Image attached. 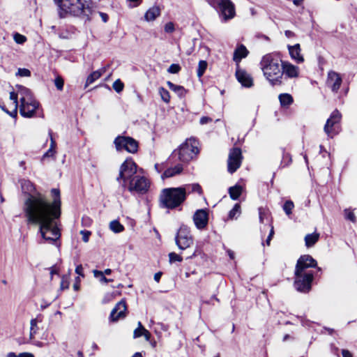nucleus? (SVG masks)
<instances>
[{"label":"nucleus","instance_id":"f257e3e1","mask_svg":"<svg viewBox=\"0 0 357 357\" xmlns=\"http://www.w3.org/2000/svg\"><path fill=\"white\" fill-rule=\"evenodd\" d=\"M52 202L47 197L36 192L29 194L23 204V212L27 224L39 226V232L45 242L60 246V230L56 222L61 216V199L59 189L51 190Z\"/></svg>","mask_w":357,"mask_h":357},{"label":"nucleus","instance_id":"f03ea898","mask_svg":"<svg viewBox=\"0 0 357 357\" xmlns=\"http://www.w3.org/2000/svg\"><path fill=\"white\" fill-rule=\"evenodd\" d=\"M137 166L132 159L126 160L121 165L116 181L131 193L144 194L149 188L146 178L137 174Z\"/></svg>","mask_w":357,"mask_h":357},{"label":"nucleus","instance_id":"7ed1b4c3","mask_svg":"<svg viewBox=\"0 0 357 357\" xmlns=\"http://www.w3.org/2000/svg\"><path fill=\"white\" fill-rule=\"evenodd\" d=\"M317 266V261L310 255L301 256L297 261L294 281L296 289L301 292H307L311 289V283L313 280V272L307 271L308 268Z\"/></svg>","mask_w":357,"mask_h":357},{"label":"nucleus","instance_id":"20e7f679","mask_svg":"<svg viewBox=\"0 0 357 357\" xmlns=\"http://www.w3.org/2000/svg\"><path fill=\"white\" fill-rule=\"evenodd\" d=\"M59 7V16L64 18L67 15L82 17L90 20L94 12L91 2L82 0H54Z\"/></svg>","mask_w":357,"mask_h":357},{"label":"nucleus","instance_id":"39448f33","mask_svg":"<svg viewBox=\"0 0 357 357\" xmlns=\"http://www.w3.org/2000/svg\"><path fill=\"white\" fill-rule=\"evenodd\" d=\"M281 61L271 54L264 55L260 62L264 75L272 86L282 84L283 72Z\"/></svg>","mask_w":357,"mask_h":357},{"label":"nucleus","instance_id":"423d86ee","mask_svg":"<svg viewBox=\"0 0 357 357\" xmlns=\"http://www.w3.org/2000/svg\"><path fill=\"white\" fill-rule=\"evenodd\" d=\"M185 190L178 188H165L160 195V206L169 210L180 206L185 200Z\"/></svg>","mask_w":357,"mask_h":357},{"label":"nucleus","instance_id":"0eeeda50","mask_svg":"<svg viewBox=\"0 0 357 357\" xmlns=\"http://www.w3.org/2000/svg\"><path fill=\"white\" fill-rule=\"evenodd\" d=\"M199 142L195 138L187 139L171 154L169 159L173 162L178 160L188 162L199 153Z\"/></svg>","mask_w":357,"mask_h":357},{"label":"nucleus","instance_id":"6e6552de","mask_svg":"<svg viewBox=\"0 0 357 357\" xmlns=\"http://www.w3.org/2000/svg\"><path fill=\"white\" fill-rule=\"evenodd\" d=\"M207 3L218 11L225 22L233 19L236 15L235 6L231 0H207Z\"/></svg>","mask_w":357,"mask_h":357},{"label":"nucleus","instance_id":"1a4fd4ad","mask_svg":"<svg viewBox=\"0 0 357 357\" xmlns=\"http://www.w3.org/2000/svg\"><path fill=\"white\" fill-rule=\"evenodd\" d=\"M18 98H20V101L21 102H24L25 100L29 101L30 99L33 98L34 97L29 89L21 85H17L16 91H11L10 93V99L13 101V110L9 112L2 107V109L12 117H16L17 114Z\"/></svg>","mask_w":357,"mask_h":357},{"label":"nucleus","instance_id":"9d476101","mask_svg":"<svg viewBox=\"0 0 357 357\" xmlns=\"http://www.w3.org/2000/svg\"><path fill=\"white\" fill-rule=\"evenodd\" d=\"M175 242L181 250L190 248L194 243L190 228L185 225L181 226L175 237Z\"/></svg>","mask_w":357,"mask_h":357},{"label":"nucleus","instance_id":"9b49d317","mask_svg":"<svg viewBox=\"0 0 357 357\" xmlns=\"http://www.w3.org/2000/svg\"><path fill=\"white\" fill-rule=\"evenodd\" d=\"M114 143L117 151L124 149L129 153H135L138 150V142L131 137L119 135L115 138Z\"/></svg>","mask_w":357,"mask_h":357},{"label":"nucleus","instance_id":"f8f14e48","mask_svg":"<svg viewBox=\"0 0 357 357\" xmlns=\"http://www.w3.org/2000/svg\"><path fill=\"white\" fill-rule=\"evenodd\" d=\"M341 117L342 116L339 111L335 110L332 112L324 126V132L328 137H333L340 132Z\"/></svg>","mask_w":357,"mask_h":357},{"label":"nucleus","instance_id":"ddd939ff","mask_svg":"<svg viewBox=\"0 0 357 357\" xmlns=\"http://www.w3.org/2000/svg\"><path fill=\"white\" fill-rule=\"evenodd\" d=\"M242 161L241 150L239 148H234L231 149L228 161L227 169L231 174L235 172L241 166Z\"/></svg>","mask_w":357,"mask_h":357},{"label":"nucleus","instance_id":"4468645a","mask_svg":"<svg viewBox=\"0 0 357 357\" xmlns=\"http://www.w3.org/2000/svg\"><path fill=\"white\" fill-rule=\"evenodd\" d=\"M39 102L33 98L29 101L21 102L20 105V113L26 118H31L34 116L36 109L39 107Z\"/></svg>","mask_w":357,"mask_h":357},{"label":"nucleus","instance_id":"2eb2a0df","mask_svg":"<svg viewBox=\"0 0 357 357\" xmlns=\"http://www.w3.org/2000/svg\"><path fill=\"white\" fill-rule=\"evenodd\" d=\"M127 305L124 300L118 302L112 310L109 319L112 322H116L120 319H123L126 316Z\"/></svg>","mask_w":357,"mask_h":357},{"label":"nucleus","instance_id":"dca6fc26","mask_svg":"<svg viewBox=\"0 0 357 357\" xmlns=\"http://www.w3.org/2000/svg\"><path fill=\"white\" fill-rule=\"evenodd\" d=\"M342 82V79L339 73L333 70L328 73L326 84L333 92L337 93L338 91Z\"/></svg>","mask_w":357,"mask_h":357},{"label":"nucleus","instance_id":"f3484780","mask_svg":"<svg viewBox=\"0 0 357 357\" xmlns=\"http://www.w3.org/2000/svg\"><path fill=\"white\" fill-rule=\"evenodd\" d=\"M193 221L197 229H204L208 221V213L207 211L205 209L197 210L193 215Z\"/></svg>","mask_w":357,"mask_h":357},{"label":"nucleus","instance_id":"a211bd4d","mask_svg":"<svg viewBox=\"0 0 357 357\" xmlns=\"http://www.w3.org/2000/svg\"><path fill=\"white\" fill-rule=\"evenodd\" d=\"M236 77L244 87L250 88L253 85V80L252 77L243 69L237 68L236 70Z\"/></svg>","mask_w":357,"mask_h":357},{"label":"nucleus","instance_id":"6ab92c4d","mask_svg":"<svg viewBox=\"0 0 357 357\" xmlns=\"http://www.w3.org/2000/svg\"><path fill=\"white\" fill-rule=\"evenodd\" d=\"M282 70L283 75L288 78H296L299 76L298 67L287 61L282 62Z\"/></svg>","mask_w":357,"mask_h":357},{"label":"nucleus","instance_id":"aec40b11","mask_svg":"<svg viewBox=\"0 0 357 357\" xmlns=\"http://www.w3.org/2000/svg\"><path fill=\"white\" fill-rule=\"evenodd\" d=\"M288 50L292 59L297 63H303L304 61L303 56L301 54V47L299 44H296L292 46L289 45Z\"/></svg>","mask_w":357,"mask_h":357},{"label":"nucleus","instance_id":"412c9836","mask_svg":"<svg viewBox=\"0 0 357 357\" xmlns=\"http://www.w3.org/2000/svg\"><path fill=\"white\" fill-rule=\"evenodd\" d=\"M107 68L103 67L98 70L92 72L86 78L84 88H87L90 84L98 79L105 72Z\"/></svg>","mask_w":357,"mask_h":357},{"label":"nucleus","instance_id":"4be33fe9","mask_svg":"<svg viewBox=\"0 0 357 357\" xmlns=\"http://www.w3.org/2000/svg\"><path fill=\"white\" fill-rule=\"evenodd\" d=\"M249 52L243 45H241L235 50L234 53V61L236 63H239L242 59L245 58Z\"/></svg>","mask_w":357,"mask_h":357},{"label":"nucleus","instance_id":"5701e85b","mask_svg":"<svg viewBox=\"0 0 357 357\" xmlns=\"http://www.w3.org/2000/svg\"><path fill=\"white\" fill-rule=\"evenodd\" d=\"M183 171L182 165H176L174 167L167 169L162 175V178L172 177L175 175L179 174Z\"/></svg>","mask_w":357,"mask_h":357},{"label":"nucleus","instance_id":"b1692460","mask_svg":"<svg viewBox=\"0 0 357 357\" xmlns=\"http://www.w3.org/2000/svg\"><path fill=\"white\" fill-rule=\"evenodd\" d=\"M160 15V10L158 6L150 8L145 13V20L148 22L154 21Z\"/></svg>","mask_w":357,"mask_h":357},{"label":"nucleus","instance_id":"393cba45","mask_svg":"<svg viewBox=\"0 0 357 357\" xmlns=\"http://www.w3.org/2000/svg\"><path fill=\"white\" fill-rule=\"evenodd\" d=\"M185 190V197H186L187 194L191 192H197L199 195L202 194V187L198 183H192L181 187Z\"/></svg>","mask_w":357,"mask_h":357},{"label":"nucleus","instance_id":"a878e982","mask_svg":"<svg viewBox=\"0 0 357 357\" xmlns=\"http://www.w3.org/2000/svg\"><path fill=\"white\" fill-rule=\"evenodd\" d=\"M319 234L314 232L308 234L305 236V244L307 248L312 247L319 239Z\"/></svg>","mask_w":357,"mask_h":357},{"label":"nucleus","instance_id":"bb28decb","mask_svg":"<svg viewBox=\"0 0 357 357\" xmlns=\"http://www.w3.org/2000/svg\"><path fill=\"white\" fill-rule=\"evenodd\" d=\"M243 192V187L240 185H235L234 186L229 188V194L233 200H236L239 198Z\"/></svg>","mask_w":357,"mask_h":357},{"label":"nucleus","instance_id":"cd10ccee","mask_svg":"<svg viewBox=\"0 0 357 357\" xmlns=\"http://www.w3.org/2000/svg\"><path fill=\"white\" fill-rule=\"evenodd\" d=\"M167 86L169 88L175 92L179 97H183L185 96L186 93V90L185 88L180 85L174 84V83L171 82L170 81H168L167 82Z\"/></svg>","mask_w":357,"mask_h":357},{"label":"nucleus","instance_id":"c85d7f7f","mask_svg":"<svg viewBox=\"0 0 357 357\" xmlns=\"http://www.w3.org/2000/svg\"><path fill=\"white\" fill-rule=\"evenodd\" d=\"M280 104L283 107H287L293 102V98L289 93H282L279 96Z\"/></svg>","mask_w":357,"mask_h":357},{"label":"nucleus","instance_id":"c756f323","mask_svg":"<svg viewBox=\"0 0 357 357\" xmlns=\"http://www.w3.org/2000/svg\"><path fill=\"white\" fill-rule=\"evenodd\" d=\"M109 229L114 233H120L124 230V227L118 220H113L109 223Z\"/></svg>","mask_w":357,"mask_h":357},{"label":"nucleus","instance_id":"7c9ffc66","mask_svg":"<svg viewBox=\"0 0 357 357\" xmlns=\"http://www.w3.org/2000/svg\"><path fill=\"white\" fill-rule=\"evenodd\" d=\"M38 322V319L35 318L31 320V328H30V338H34L35 335L37 333L38 327L37 326V324Z\"/></svg>","mask_w":357,"mask_h":357},{"label":"nucleus","instance_id":"2f4dec72","mask_svg":"<svg viewBox=\"0 0 357 357\" xmlns=\"http://www.w3.org/2000/svg\"><path fill=\"white\" fill-rule=\"evenodd\" d=\"M158 92L162 101H164L165 103H169L170 101L169 92L164 87H160Z\"/></svg>","mask_w":357,"mask_h":357},{"label":"nucleus","instance_id":"473e14b6","mask_svg":"<svg viewBox=\"0 0 357 357\" xmlns=\"http://www.w3.org/2000/svg\"><path fill=\"white\" fill-rule=\"evenodd\" d=\"M22 188L24 191L30 193L34 190L33 184L28 180H22L21 181Z\"/></svg>","mask_w":357,"mask_h":357},{"label":"nucleus","instance_id":"72a5a7b5","mask_svg":"<svg viewBox=\"0 0 357 357\" xmlns=\"http://www.w3.org/2000/svg\"><path fill=\"white\" fill-rule=\"evenodd\" d=\"M207 62L204 60L199 61L198 63V68L197 71V75L199 77H202V75L204 74L206 68H207Z\"/></svg>","mask_w":357,"mask_h":357},{"label":"nucleus","instance_id":"f704fd0d","mask_svg":"<svg viewBox=\"0 0 357 357\" xmlns=\"http://www.w3.org/2000/svg\"><path fill=\"white\" fill-rule=\"evenodd\" d=\"M93 275L95 278H99L100 279V281L101 282H105V283H107V282H112L113 281V280L112 279H107L105 275H104V273L102 271H98V270H94L93 271Z\"/></svg>","mask_w":357,"mask_h":357},{"label":"nucleus","instance_id":"c9c22d12","mask_svg":"<svg viewBox=\"0 0 357 357\" xmlns=\"http://www.w3.org/2000/svg\"><path fill=\"white\" fill-rule=\"evenodd\" d=\"M241 213V206L239 204H236L233 208L229 213V218L230 219L236 218Z\"/></svg>","mask_w":357,"mask_h":357},{"label":"nucleus","instance_id":"e433bc0d","mask_svg":"<svg viewBox=\"0 0 357 357\" xmlns=\"http://www.w3.org/2000/svg\"><path fill=\"white\" fill-rule=\"evenodd\" d=\"M294 207V204L293 202H291V200H287L284 202L282 208H283V210L285 212V213L287 215H290L292 213V210H293Z\"/></svg>","mask_w":357,"mask_h":357},{"label":"nucleus","instance_id":"4c0bfd02","mask_svg":"<svg viewBox=\"0 0 357 357\" xmlns=\"http://www.w3.org/2000/svg\"><path fill=\"white\" fill-rule=\"evenodd\" d=\"M169 261L171 264L176 261L181 262L183 261V257L175 252H170L169 254Z\"/></svg>","mask_w":357,"mask_h":357},{"label":"nucleus","instance_id":"58836bf2","mask_svg":"<svg viewBox=\"0 0 357 357\" xmlns=\"http://www.w3.org/2000/svg\"><path fill=\"white\" fill-rule=\"evenodd\" d=\"M112 87L117 93H120L123 91L124 84L120 79H116L113 83Z\"/></svg>","mask_w":357,"mask_h":357},{"label":"nucleus","instance_id":"ea45409f","mask_svg":"<svg viewBox=\"0 0 357 357\" xmlns=\"http://www.w3.org/2000/svg\"><path fill=\"white\" fill-rule=\"evenodd\" d=\"M6 357H34L33 354L29 352H23L16 354L14 352H10L7 354Z\"/></svg>","mask_w":357,"mask_h":357},{"label":"nucleus","instance_id":"a19ab883","mask_svg":"<svg viewBox=\"0 0 357 357\" xmlns=\"http://www.w3.org/2000/svg\"><path fill=\"white\" fill-rule=\"evenodd\" d=\"M69 278L67 275H63L61 278L60 288L61 290L67 289L69 287Z\"/></svg>","mask_w":357,"mask_h":357},{"label":"nucleus","instance_id":"79ce46f5","mask_svg":"<svg viewBox=\"0 0 357 357\" xmlns=\"http://www.w3.org/2000/svg\"><path fill=\"white\" fill-rule=\"evenodd\" d=\"M54 84L58 90L62 91L64 85L63 79L61 77L58 76L54 79Z\"/></svg>","mask_w":357,"mask_h":357},{"label":"nucleus","instance_id":"37998d69","mask_svg":"<svg viewBox=\"0 0 357 357\" xmlns=\"http://www.w3.org/2000/svg\"><path fill=\"white\" fill-rule=\"evenodd\" d=\"M143 329H144V328L143 327L142 323L140 321H139L138 322V328L134 331V334H133L134 338H137V337L142 336Z\"/></svg>","mask_w":357,"mask_h":357},{"label":"nucleus","instance_id":"c03bdc74","mask_svg":"<svg viewBox=\"0 0 357 357\" xmlns=\"http://www.w3.org/2000/svg\"><path fill=\"white\" fill-rule=\"evenodd\" d=\"M13 38L17 44H23L26 40V38L24 36L18 33H15Z\"/></svg>","mask_w":357,"mask_h":357},{"label":"nucleus","instance_id":"a18cd8bd","mask_svg":"<svg viewBox=\"0 0 357 357\" xmlns=\"http://www.w3.org/2000/svg\"><path fill=\"white\" fill-rule=\"evenodd\" d=\"M181 68L178 64L173 63L170 65L167 69L168 73L172 74L178 73L181 70Z\"/></svg>","mask_w":357,"mask_h":357},{"label":"nucleus","instance_id":"49530a36","mask_svg":"<svg viewBox=\"0 0 357 357\" xmlns=\"http://www.w3.org/2000/svg\"><path fill=\"white\" fill-rule=\"evenodd\" d=\"M344 214L347 219L353 222H356V216L353 211H350L349 209H345Z\"/></svg>","mask_w":357,"mask_h":357},{"label":"nucleus","instance_id":"de8ad7c7","mask_svg":"<svg viewBox=\"0 0 357 357\" xmlns=\"http://www.w3.org/2000/svg\"><path fill=\"white\" fill-rule=\"evenodd\" d=\"M17 75L21 77H29L31 75V72L26 68H19Z\"/></svg>","mask_w":357,"mask_h":357},{"label":"nucleus","instance_id":"09e8293b","mask_svg":"<svg viewBox=\"0 0 357 357\" xmlns=\"http://www.w3.org/2000/svg\"><path fill=\"white\" fill-rule=\"evenodd\" d=\"M80 234L82 236V240L84 243H87L89 240V236L91 234V232L86 230L80 231Z\"/></svg>","mask_w":357,"mask_h":357},{"label":"nucleus","instance_id":"8fccbe9b","mask_svg":"<svg viewBox=\"0 0 357 357\" xmlns=\"http://www.w3.org/2000/svg\"><path fill=\"white\" fill-rule=\"evenodd\" d=\"M174 31V23L169 22H167L165 26V31L167 33H172Z\"/></svg>","mask_w":357,"mask_h":357},{"label":"nucleus","instance_id":"3c124183","mask_svg":"<svg viewBox=\"0 0 357 357\" xmlns=\"http://www.w3.org/2000/svg\"><path fill=\"white\" fill-rule=\"evenodd\" d=\"M259 221L261 223H264V218H267V214L264 210L261 208H259Z\"/></svg>","mask_w":357,"mask_h":357},{"label":"nucleus","instance_id":"603ef678","mask_svg":"<svg viewBox=\"0 0 357 357\" xmlns=\"http://www.w3.org/2000/svg\"><path fill=\"white\" fill-rule=\"evenodd\" d=\"M55 153H56L55 151H53V150L49 149L47 150V151L44 153V155L43 156V159L44 160L46 158L54 157L55 155Z\"/></svg>","mask_w":357,"mask_h":357},{"label":"nucleus","instance_id":"864d4df0","mask_svg":"<svg viewBox=\"0 0 357 357\" xmlns=\"http://www.w3.org/2000/svg\"><path fill=\"white\" fill-rule=\"evenodd\" d=\"M49 135L50 136V140H51L50 146L49 149H52L53 151H55L56 142H55V140L53 139V137L52 136V132L51 131H50Z\"/></svg>","mask_w":357,"mask_h":357},{"label":"nucleus","instance_id":"5fc2aeb1","mask_svg":"<svg viewBox=\"0 0 357 357\" xmlns=\"http://www.w3.org/2000/svg\"><path fill=\"white\" fill-rule=\"evenodd\" d=\"M130 4V7H137L138 6L142 0H128Z\"/></svg>","mask_w":357,"mask_h":357},{"label":"nucleus","instance_id":"6e6d98bb","mask_svg":"<svg viewBox=\"0 0 357 357\" xmlns=\"http://www.w3.org/2000/svg\"><path fill=\"white\" fill-rule=\"evenodd\" d=\"M273 234H274L273 227V226H271V231H270V234H269V235H268V238H267V239H266V244H267L268 245H270V242H271V239H272V238H273Z\"/></svg>","mask_w":357,"mask_h":357},{"label":"nucleus","instance_id":"4d7b16f0","mask_svg":"<svg viewBox=\"0 0 357 357\" xmlns=\"http://www.w3.org/2000/svg\"><path fill=\"white\" fill-rule=\"evenodd\" d=\"M212 121V119L209 117H207V116H203L200 119V124L202 125H204V124H206L208 123V122H211Z\"/></svg>","mask_w":357,"mask_h":357},{"label":"nucleus","instance_id":"13d9d810","mask_svg":"<svg viewBox=\"0 0 357 357\" xmlns=\"http://www.w3.org/2000/svg\"><path fill=\"white\" fill-rule=\"evenodd\" d=\"M342 357H353V354L347 349L342 350Z\"/></svg>","mask_w":357,"mask_h":357},{"label":"nucleus","instance_id":"bf43d9fd","mask_svg":"<svg viewBox=\"0 0 357 357\" xmlns=\"http://www.w3.org/2000/svg\"><path fill=\"white\" fill-rule=\"evenodd\" d=\"M75 273L79 275L84 276L83 267L82 265H79L75 268Z\"/></svg>","mask_w":357,"mask_h":357},{"label":"nucleus","instance_id":"052dcab7","mask_svg":"<svg viewBox=\"0 0 357 357\" xmlns=\"http://www.w3.org/2000/svg\"><path fill=\"white\" fill-rule=\"evenodd\" d=\"M142 335H144L146 340H149L151 336V333L146 328L143 329Z\"/></svg>","mask_w":357,"mask_h":357},{"label":"nucleus","instance_id":"680f3d73","mask_svg":"<svg viewBox=\"0 0 357 357\" xmlns=\"http://www.w3.org/2000/svg\"><path fill=\"white\" fill-rule=\"evenodd\" d=\"M101 18H102V20L104 22H107L108 21V15L106 14V13H99Z\"/></svg>","mask_w":357,"mask_h":357},{"label":"nucleus","instance_id":"e2e57ef3","mask_svg":"<svg viewBox=\"0 0 357 357\" xmlns=\"http://www.w3.org/2000/svg\"><path fill=\"white\" fill-rule=\"evenodd\" d=\"M161 276H162V273L161 272L156 273L154 275V280H155V281L158 282L160 281V278H161Z\"/></svg>","mask_w":357,"mask_h":357},{"label":"nucleus","instance_id":"0e129e2a","mask_svg":"<svg viewBox=\"0 0 357 357\" xmlns=\"http://www.w3.org/2000/svg\"><path fill=\"white\" fill-rule=\"evenodd\" d=\"M284 34L287 38H291L294 36V33L289 30L285 31Z\"/></svg>","mask_w":357,"mask_h":357},{"label":"nucleus","instance_id":"69168bd1","mask_svg":"<svg viewBox=\"0 0 357 357\" xmlns=\"http://www.w3.org/2000/svg\"><path fill=\"white\" fill-rule=\"evenodd\" d=\"M227 253L231 259H234V252L233 251H231V250H228Z\"/></svg>","mask_w":357,"mask_h":357},{"label":"nucleus","instance_id":"338daca9","mask_svg":"<svg viewBox=\"0 0 357 357\" xmlns=\"http://www.w3.org/2000/svg\"><path fill=\"white\" fill-rule=\"evenodd\" d=\"M104 275H110L112 273V270L110 268H107L104 271Z\"/></svg>","mask_w":357,"mask_h":357},{"label":"nucleus","instance_id":"774afa93","mask_svg":"<svg viewBox=\"0 0 357 357\" xmlns=\"http://www.w3.org/2000/svg\"><path fill=\"white\" fill-rule=\"evenodd\" d=\"M132 357H142V356L140 353L137 352Z\"/></svg>","mask_w":357,"mask_h":357}]
</instances>
